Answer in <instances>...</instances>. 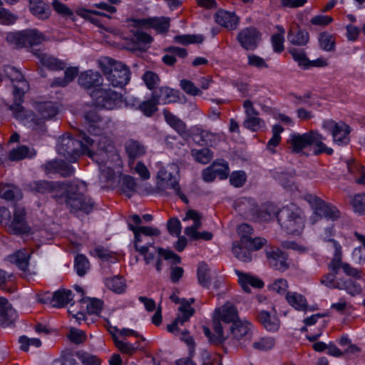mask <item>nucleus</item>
I'll return each instance as SVG.
<instances>
[{
    "mask_svg": "<svg viewBox=\"0 0 365 365\" xmlns=\"http://www.w3.org/2000/svg\"><path fill=\"white\" fill-rule=\"evenodd\" d=\"M95 141L86 132L78 130L75 138L69 135L60 138L56 149L59 155L71 162H75L78 158L83 155L95 158L96 155L90 148L93 145Z\"/></svg>",
    "mask_w": 365,
    "mask_h": 365,
    "instance_id": "obj_1",
    "label": "nucleus"
},
{
    "mask_svg": "<svg viewBox=\"0 0 365 365\" xmlns=\"http://www.w3.org/2000/svg\"><path fill=\"white\" fill-rule=\"evenodd\" d=\"M86 190V184L83 182L66 184L62 203L65 202L72 212L91 213L93 210L95 202L88 195H85Z\"/></svg>",
    "mask_w": 365,
    "mask_h": 365,
    "instance_id": "obj_2",
    "label": "nucleus"
},
{
    "mask_svg": "<svg viewBox=\"0 0 365 365\" xmlns=\"http://www.w3.org/2000/svg\"><path fill=\"white\" fill-rule=\"evenodd\" d=\"M99 67L113 87L122 88L130 81L129 68L121 62L105 58L99 61Z\"/></svg>",
    "mask_w": 365,
    "mask_h": 365,
    "instance_id": "obj_3",
    "label": "nucleus"
},
{
    "mask_svg": "<svg viewBox=\"0 0 365 365\" xmlns=\"http://www.w3.org/2000/svg\"><path fill=\"white\" fill-rule=\"evenodd\" d=\"M7 43L15 48H31L41 44L46 36L36 29L9 32L6 36Z\"/></svg>",
    "mask_w": 365,
    "mask_h": 365,
    "instance_id": "obj_4",
    "label": "nucleus"
},
{
    "mask_svg": "<svg viewBox=\"0 0 365 365\" xmlns=\"http://www.w3.org/2000/svg\"><path fill=\"white\" fill-rule=\"evenodd\" d=\"M277 219L282 228L288 234H298L304 227V221L298 209L294 211L288 207H284L277 212Z\"/></svg>",
    "mask_w": 365,
    "mask_h": 365,
    "instance_id": "obj_5",
    "label": "nucleus"
},
{
    "mask_svg": "<svg viewBox=\"0 0 365 365\" xmlns=\"http://www.w3.org/2000/svg\"><path fill=\"white\" fill-rule=\"evenodd\" d=\"M90 95L96 106L108 110L115 108L122 101L121 93L103 86L93 89Z\"/></svg>",
    "mask_w": 365,
    "mask_h": 365,
    "instance_id": "obj_6",
    "label": "nucleus"
},
{
    "mask_svg": "<svg viewBox=\"0 0 365 365\" xmlns=\"http://www.w3.org/2000/svg\"><path fill=\"white\" fill-rule=\"evenodd\" d=\"M65 183L46 180H34L28 185L30 191L41 195L51 194L58 203H62Z\"/></svg>",
    "mask_w": 365,
    "mask_h": 365,
    "instance_id": "obj_7",
    "label": "nucleus"
},
{
    "mask_svg": "<svg viewBox=\"0 0 365 365\" xmlns=\"http://www.w3.org/2000/svg\"><path fill=\"white\" fill-rule=\"evenodd\" d=\"M252 325L247 321L238 320L237 322L229 325L225 336H229V341L225 344L235 345L237 342L240 344L250 342L252 339Z\"/></svg>",
    "mask_w": 365,
    "mask_h": 365,
    "instance_id": "obj_8",
    "label": "nucleus"
},
{
    "mask_svg": "<svg viewBox=\"0 0 365 365\" xmlns=\"http://www.w3.org/2000/svg\"><path fill=\"white\" fill-rule=\"evenodd\" d=\"M322 127L331 132L334 142L339 145H347L349 141V135L350 127L342 121L339 123L333 120H327L323 122Z\"/></svg>",
    "mask_w": 365,
    "mask_h": 365,
    "instance_id": "obj_9",
    "label": "nucleus"
},
{
    "mask_svg": "<svg viewBox=\"0 0 365 365\" xmlns=\"http://www.w3.org/2000/svg\"><path fill=\"white\" fill-rule=\"evenodd\" d=\"M236 39L245 51H254L262 40V33L255 26H248L237 34Z\"/></svg>",
    "mask_w": 365,
    "mask_h": 365,
    "instance_id": "obj_10",
    "label": "nucleus"
},
{
    "mask_svg": "<svg viewBox=\"0 0 365 365\" xmlns=\"http://www.w3.org/2000/svg\"><path fill=\"white\" fill-rule=\"evenodd\" d=\"M178 166L176 164H169L166 167L161 168L158 172L157 186L159 189H175L179 185L178 175Z\"/></svg>",
    "mask_w": 365,
    "mask_h": 365,
    "instance_id": "obj_11",
    "label": "nucleus"
},
{
    "mask_svg": "<svg viewBox=\"0 0 365 365\" xmlns=\"http://www.w3.org/2000/svg\"><path fill=\"white\" fill-rule=\"evenodd\" d=\"M306 200L311 204L317 215L331 220H335L339 217L340 212L335 206L325 202L318 197L309 195L306 196Z\"/></svg>",
    "mask_w": 365,
    "mask_h": 365,
    "instance_id": "obj_12",
    "label": "nucleus"
},
{
    "mask_svg": "<svg viewBox=\"0 0 365 365\" xmlns=\"http://www.w3.org/2000/svg\"><path fill=\"white\" fill-rule=\"evenodd\" d=\"M129 22L136 29L153 28L160 34L166 33L170 27V19L165 17L133 19Z\"/></svg>",
    "mask_w": 365,
    "mask_h": 365,
    "instance_id": "obj_13",
    "label": "nucleus"
},
{
    "mask_svg": "<svg viewBox=\"0 0 365 365\" xmlns=\"http://www.w3.org/2000/svg\"><path fill=\"white\" fill-rule=\"evenodd\" d=\"M26 211L24 207H16L14 212V218L9 230L14 235H26L31 232V227L26 220Z\"/></svg>",
    "mask_w": 365,
    "mask_h": 365,
    "instance_id": "obj_14",
    "label": "nucleus"
},
{
    "mask_svg": "<svg viewBox=\"0 0 365 365\" xmlns=\"http://www.w3.org/2000/svg\"><path fill=\"white\" fill-rule=\"evenodd\" d=\"M15 118L40 135L46 132L44 119L41 116H38L31 110H25L22 113L17 114Z\"/></svg>",
    "mask_w": 365,
    "mask_h": 365,
    "instance_id": "obj_15",
    "label": "nucleus"
},
{
    "mask_svg": "<svg viewBox=\"0 0 365 365\" xmlns=\"http://www.w3.org/2000/svg\"><path fill=\"white\" fill-rule=\"evenodd\" d=\"M358 271L359 272V277L346 275L349 277V279H340L338 285H336L337 289L345 290L351 296L361 294L363 290V284H364V279L363 277L362 271L359 269Z\"/></svg>",
    "mask_w": 365,
    "mask_h": 365,
    "instance_id": "obj_16",
    "label": "nucleus"
},
{
    "mask_svg": "<svg viewBox=\"0 0 365 365\" xmlns=\"http://www.w3.org/2000/svg\"><path fill=\"white\" fill-rule=\"evenodd\" d=\"M333 246L334 247V254L329 264H331V268L335 269L336 268L341 269V271L346 275L359 276V272L357 268L351 266L347 262H342V250L341 246L336 242L333 241Z\"/></svg>",
    "mask_w": 365,
    "mask_h": 365,
    "instance_id": "obj_17",
    "label": "nucleus"
},
{
    "mask_svg": "<svg viewBox=\"0 0 365 365\" xmlns=\"http://www.w3.org/2000/svg\"><path fill=\"white\" fill-rule=\"evenodd\" d=\"M313 133L314 130H310L304 134L295 133L290 135L289 138L287 140V144L291 153H299L304 148L312 145Z\"/></svg>",
    "mask_w": 365,
    "mask_h": 365,
    "instance_id": "obj_18",
    "label": "nucleus"
},
{
    "mask_svg": "<svg viewBox=\"0 0 365 365\" xmlns=\"http://www.w3.org/2000/svg\"><path fill=\"white\" fill-rule=\"evenodd\" d=\"M85 119L88 123V131L95 136L100 135L110 123L94 110L86 112Z\"/></svg>",
    "mask_w": 365,
    "mask_h": 365,
    "instance_id": "obj_19",
    "label": "nucleus"
},
{
    "mask_svg": "<svg viewBox=\"0 0 365 365\" xmlns=\"http://www.w3.org/2000/svg\"><path fill=\"white\" fill-rule=\"evenodd\" d=\"M214 320L220 322L224 324L223 327H225L227 330L228 329V324L230 323L234 324L239 319L238 312L237 308L230 303H226L225 305L219 308L215 311V317Z\"/></svg>",
    "mask_w": 365,
    "mask_h": 365,
    "instance_id": "obj_20",
    "label": "nucleus"
},
{
    "mask_svg": "<svg viewBox=\"0 0 365 365\" xmlns=\"http://www.w3.org/2000/svg\"><path fill=\"white\" fill-rule=\"evenodd\" d=\"M266 256L269 265L273 269L284 271L288 268L287 255L279 248L269 247L266 249Z\"/></svg>",
    "mask_w": 365,
    "mask_h": 365,
    "instance_id": "obj_21",
    "label": "nucleus"
},
{
    "mask_svg": "<svg viewBox=\"0 0 365 365\" xmlns=\"http://www.w3.org/2000/svg\"><path fill=\"white\" fill-rule=\"evenodd\" d=\"M96 140V139H94ZM95 141L93 146H90L93 154L96 155L94 158H91L93 160L98 164H106L108 153L113 152V146L108 139L105 137H101L98 140L97 148L95 150Z\"/></svg>",
    "mask_w": 365,
    "mask_h": 365,
    "instance_id": "obj_22",
    "label": "nucleus"
},
{
    "mask_svg": "<svg viewBox=\"0 0 365 365\" xmlns=\"http://www.w3.org/2000/svg\"><path fill=\"white\" fill-rule=\"evenodd\" d=\"M43 167L47 174L58 173L63 178L70 177L74 173L73 166L62 160L48 161Z\"/></svg>",
    "mask_w": 365,
    "mask_h": 365,
    "instance_id": "obj_23",
    "label": "nucleus"
},
{
    "mask_svg": "<svg viewBox=\"0 0 365 365\" xmlns=\"http://www.w3.org/2000/svg\"><path fill=\"white\" fill-rule=\"evenodd\" d=\"M193 140L201 146H213L218 140V135L210 130L195 126L192 128Z\"/></svg>",
    "mask_w": 365,
    "mask_h": 365,
    "instance_id": "obj_24",
    "label": "nucleus"
},
{
    "mask_svg": "<svg viewBox=\"0 0 365 365\" xmlns=\"http://www.w3.org/2000/svg\"><path fill=\"white\" fill-rule=\"evenodd\" d=\"M17 314L6 298L0 297V326L12 325L17 319Z\"/></svg>",
    "mask_w": 365,
    "mask_h": 365,
    "instance_id": "obj_25",
    "label": "nucleus"
},
{
    "mask_svg": "<svg viewBox=\"0 0 365 365\" xmlns=\"http://www.w3.org/2000/svg\"><path fill=\"white\" fill-rule=\"evenodd\" d=\"M78 81L79 85L84 88L90 89L93 88L95 89L103 86V78L98 72L89 70L81 73Z\"/></svg>",
    "mask_w": 365,
    "mask_h": 365,
    "instance_id": "obj_26",
    "label": "nucleus"
},
{
    "mask_svg": "<svg viewBox=\"0 0 365 365\" xmlns=\"http://www.w3.org/2000/svg\"><path fill=\"white\" fill-rule=\"evenodd\" d=\"M214 331L215 334H212L210 329L207 327H203L204 334L209 338L210 341L215 344H225L226 341H229L230 336H225V327L222 326L220 322L213 320Z\"/></svg>",
    "mask_w": 365,
    "mask_h": 365,
    "instance_id": "obj_27",
    "label": "nucleus"
},
{
    "mask_svg": "<svg viewBox=\"0 0 365 365\" xmlns=\"http://www.w3.org/2000/svg\"><path fill=\"white\" fill-rule=\"evenodd\" d=\"M287 40L293 45L303 46L308 43L309 35L305 29H302L298 25H294L289 29Z\"/></svg>",
    "mask_w": 365,
    "mask_h": 365,
    "instance_id": "obj_28",
    "label": "nucleus"
},
{
    "mask_svg": "<svg viewBox=\"0 0 365 365\" xmlns=\"http://www.w3.org/2000/svg\"><path fill=\"white\" fill-rule=\"evenodd\" d=\"M215 21L219 25L232 31L237 27L239 18L233 12L220 10L215 14Z\"/></svg>",
    "mask_w": 365,
    "mask_h": 365,
    "instance_id": "obj_29",
    "label": "nucleus"
},
{
    "mask_svg": "<svg viewBox=\"0 0 365 365\" xmlns=\"http://www.w3.org/2000/svg\"><path fill=\"white\" fill-rule=\"evenodd\" d=\"M163 114L165 122L181 137L184 138L188 135L187 125L180 118L175 115L165 108L163 110Z\"/></svg>",
    "mask_w": 365,
    "mask_h": 365,
    "instance_id": "obj_30",
    "label": "nucleus"
},
{
    "mask_svg": "<svg viewBox=\"0 0 365 365\" xmlns=\"http://www.w3.org/2000/svg\"><path fill=\"white\" fill-rule=\"evenodd\" d=\"M152 96L158 103L163 104L175 103L179 99L178 92L166 86L160 87L154 91Z\"/></svg>",
    "mask_w": 365,
    "mask_h": 365,
    "instance_id": "obj_31",
    "label": "nucleus"
},
{
    "mask_svg": "<svg viewBox=\"0 0 365 365\" xmlns=\"http://www.w3.org/2000/svg\"><path fill=\"white\" fill-rule=\"evenodd\" d=\"M125 150L130 163H133L137 158L143 156L146 152L145 146L141 142L133 139L125 142Z\"/></svg>",
    "mask_w": 365,
    "mask_h": 365,
    "instance_id": "obj_32",
    "label": "nucleus"
},
{
    "mask_svg": "<svg viewBox=\"0 0 365 365\" xmlns=\"http://www.w3.org/2000/svg\"><path fill=\"white\" fill-rule=\"evenodd\" d=\"M34 54L38 58L42 66L51 71H61L66 68V63L48 54L43 53L37 50Z\"/></svg>",
    "mask_w": 365,
    "mask_h": 365,
    "instance_id": "obj_33",
    "label": "nucleus"
},
{
    "mask_svg": "<svg viewBox=\"0 0 365 365\" xmlns=\"http://www.w3.org/2000/svg\"><path fill=\"white\" fill-rule=\"evenodd\" d=\"M128 228L133 231L134 234V245H140L143 242V236L153 237L159 236L160 232L158 229L152 227L135 226L131 223H128Z\"/></svg>",
    "mask_w": 365,
    "mask_h": 365,
    "instance_id": "obj_34",
    "label": "nucleus"
},
{
    "mask_svg": "<svg viewBox=\"0 0 365 365\" xmlns=\"http://www.w3.org/2000/svg\"><path fill=\"white\" fill-rule=\"evenodd\" d=\"M236 210L246 217L256 218L258 207L250 198H242L236 202Z\"/></svg>",
    "mask_w": 365,
    "mask_h": 365,
    "instance_id": "obj_35",
    "label": "nucleus"
},
{
    "mask_svg": "<svg viewBox=\"0 0 365 365\" xmlns=\"http://www.w3.org/2000/svg\"><path fill=\"white\" fill-rule=\"evenodd\" d=\"M31 12L38 19L46 20L51 15V9L48 4L42 0H30Z\"/></svg>",
    "mask_w": 365,
    "mask_h": 365,
    "instance_id": "obj_36",
    "label": "nucleus"
},
{
    "mask_svg": "<svg viewBox=\"0 0 365 365\" xmlns=\"http://www.w3.org/2000/svg\"><path fill=\"white\" fill-rule=\"evenodd\" d=\"M157 252L158 255V258L155 264V267L158 272H161L162 270V258H163L165 260L171 259L173 264H178L181 262L180 257L171 250H165L162 247H158Z\"/></svg>",
    "mask_w": 365,
    "mask_h": 365,
    "instance_id": "obj_37",
    "label": "nucleus"
},
{
    "mask_svg": "<svg viewBox=\"0 0 365 365\" xmlns=\"http://www.w3.org/2000/svg\"><path fill=\"white\" fill-rule=\"evenodd\" d=\"M258 321L269 331H276L279 328V320L275 316H272L267 311H261L257 314Z\"/></svg>",
    "mask_w": 365,
    "mask_h": 365,
    "instance_id": "obj_38",
    "label": "nucleus"
},
{
    "mask_svg": "<svg viewBox=\"0 0 365 365\" xmlns=\"http://www.w3.org/2000/svg\"><path fill=\"white\" fill-rule=\"evenodd\" d=\"M237 274L239 277V283L242 289L247 293L251 292L250 286L255 288H262L264 286V282L257 277L240 272H237Z\"/></svg>",
    "mask_w": 365,
    "mask_h": 365,
    "instance_id": "obj_39",
    "label": "nucleus"
},
{
    "mask_svg": "<svg viewBox=\"0 0 365 365\" xmlns=\"http://www.w3.org/2000/svg\"><path fill=\"white\" fill-rule=\"evenodd\" d=\"M0 197L17 201L22 198V192L18 187L13 185L0 184Z\"/></svg>",
    "mask_w": 365,
    "mask_h": 365,
    "instance_id": "obj_40",
    "label": "nucleus"
},
{
    "mask_svg": "<svg viewBox=\"0 0 365 365\" xmlns=\"http://www.w3.org/2000/svg\"><path fill=\"white\" fill-rule=\"evenodd\" d=\"M73 292L69 289H59L52 294L53 307H63L73 299Z\"/></svg>",
    "mask_w": 365,
    "mask_h": 365,
    "instance_id": "obj_41",
    "label": "nucleus"
},
{
    "mask_svg": "<svg viewBox=\"0 0 365 365\" xmlns=\"http://www.w3.org/2000/svg\"><path fill=\"white\" fill-rule=\"evenodd\" d=\"M29 254L26 250H19L13 255L8 256V260L16 264L22 271H26L29 260Z\"/></svg>",
    "mask_w": 365,
    "mask_h": 365,
    "instance_id": "obj_42",
    "label": "nucleus"
},
{
    "mask_svg": "<svg viewBox=\"0 0 365 365\" xmlns=\"http://www.w3.org/2000/svg\"><path fill=\"white\" fill-rule=\"evenodd\" d=\"M331 267V264H328L329 273L323 275L320 282L322 284L329 288L337 289L336 285H338L339 281L341 279L338 277V276L341 269L336 268L335 269H332Z\"/></svg>",
    "mask_w": 365,
    "mask_h": 365,
    "instance_id": "obj_43",
    "label": "nucleus"
},
{
    "mask_svg": "<svg viewBox=\"0 0 365 365\" xmlns=\"http://www.w3.org/2000/svg\"><path fill=\"white\" fill-rule=\"evenodd\" d=\"M313 136L314 138L312 139V145H314L313 152L315 155L326 153L329 155H331L333 154V149L328 148L323 143V140H325V138L322 135L319 133L317 131L314 130Z\"/></svg>",
    "mask_w": 365,
    "mask_h": 365,
    "instance_id": "obj_44",
    "label": "nucleus"
},
{
    "mask_svg": "<svg viewBox=\"0 0 365 365\" xmlns=\"http://www.w3.org/2000/svg\"><path fill=\"white\" fill-rule=\"evenodd\" d=\"M286 299L297 310L306 311L307 309L308 304L306 298L299 293L287 292Z\"/></svg>",
    "mask_w": 365,
    "mask_h": 365,
    "instance_id": "obj_45",
    "label": "nucleus"
},
{
    "mask_svg": "<svg viewBox=\"0 0 365 365\" xmlns=\"http://www.w3.org/2000/svg\"><path fill=\"white\" fill-rule=\"evenodd\" d=\"M278 212L279 210L274 205L266 203L258 208L256 219L262 221H269L274 217L277 218Z\"/></svg>",
    "mask_w": 365,
    "mask_h": 365,
    "instance_id": "obj_46",
    "label": "nucleus"
},
{
    "mask_svg": "<svg viewBox=\"0 0 365 365\" xmlns=\"http://www.w3.org/2000/svg\"><path fill=\"white\" fill-rule=\"evenodd\" d=\"M35 155L36 151L34 149H30L26 145H20L9 153V158L11 161H18Z\"/></svg>",
    "mask_w": 365,
    "mask_h": 365,
    "instance_id": "obj_47",
    "label": "nucleus"
},
{
    "mask_svg": "<svg viewBox=\"0 0 365 365\" xmlns=\"http://www.w3.org/2000/svg\"><path fill=\"white\" fill-rule=\"evenodd\" d=\"M251 250L248 246H245L242 243V239L239 242L233 243L232 252L234 255L242 262H250L252 260Z\"/></svg>",
    "mask_w": 365,
    "mask_h": 365,
    "instance_id": "obj_48",
    "label": "nucleus"
},
{
    "mask_svg": "<svg viewBox=\"0 0 365 365\" xmlns=\"http://www.w3.org/2000/svg\"><path fill=\"white\" fill-rule=\"evenodd\" d=\"M80 302H87L86 309L89 314L98 316L103 307V302L96 298L83 297Z\"/></svg>",
    "mask_w": 365,
    "mask_h": 365,
    "instance_id": "obj_49",
    "label": "nucleus"
},
{
    "mask_svg": "<svg viewBox=\"0 0 365 365\" xmlns=\"http://www.w3.org/2000/svg\"><path fill=\"white\" fill-rule=\"evenodd\" d=\"M24 92L20 88L15 87L14 90V103L10 106V110L13 111L14 116H17V114L22 113L26 109L22 106L21 103L24 101Z\"/></svg>",
    "mask_w": 365,
    "mask_h": 365,
    "instance_id": "obj_50",
    "label": "nucleus"
},
{
    "mask_svg": "<svg viewBox=\"0 0 365 365\" xmlns=\"http://www.w3.org/2000/svg\"><path fill=\"white\" fill-rule=\"evenodd\" d=\"M319 42L320 48L326 51H334L335 50V37L328 32L319 34Z\"/></svg>",
    "mask_w": 365,
    "mask_h": 365,
    "instance_id": "obj_51",
    "label": "nucleus"
},
{
    "mask_svg": "<svg viewBox=\"0 0 365 365\" xmlns=\"http://www.w3.org/2000/svg\"><path fill=\"white\" fill-rule=\"evenodd\" d=\"M197 280L199 284L204 287H208L210 284L211 277L210 275V269L205 262H200L197 270Z\"/></svg>",
    "mask_w": 365,
    "mask_h": 365,
    "instance_id": "obj_52",
    "label": "nucleus"
},
{
    "mask_svg": "<svg viewBox=\"0 0 365 365\" xmlns=\"http://www.w3.org/2000/svg\"><path fill=\"white\" fill-rule=\"evenodd\" d=\"M289 53L292 55L293 59L297 62L299 66L304 69L309 68L308 63H309V59L303 49L290 48Z\"/></svg>",
    "mask_w": 365,
    "mask_h": 365,
    "instance_id": "obj_53",
    "label": "nucleus"
},
{
    "mask_svg": "<svg viewBox=\"0 0 365 365\" xmlns=\"http://www.w3.org/2000/svg\"><path fill=\"white\" fill-rule=\"evenodd\" d=\"M106 286L115 293H122L125 289V280L122 277L115 276L105 281Z\"/></svg>",
    "mask_w": 365,
    "mask_h": 365,
    "instance_id": "obj_54",
    "label": "nucleus"
},
{
    "mask_svg": "<svg viewBox=\"0 0 365 365\" xmlns=\"http://www.w3.org/2000/svg\"><path fill=\"white\" fill-rule=\"evenodd\" d=\"M284 131V128L278 124L274 125L272 128V137L269 140L267 144V148L273 153L275 150H273L276 148L281 141L280 134Z\"/></svg>",
    "mask_w": 365,
    "mask_h": 365,
    "instance_id": "obj_55",
    "label": "nucleus"
},
{
    "mask_svg": "<svg viewBox=\"0 0 365 365\" xmlns=\"http://www.w3.org/2000/svg\"><path fill=\"white\" fill-rule=\"evenodd\" d=\"M40 115L45 120H48L57 114V108L51 102L41 103L38 106Z\"/></svg>",
    "mask_w": 365,
    "mask_h": 365,
    "instance_id": "obj_56",
    "label": "nucleus"
},
{
    "mask_svg": "<svg viewBox=\"0 0 365 365\" xmlns=\"http://www.w3.org/2000/svg\"><path fill=\"white\" fill-rule=\"evenodd\" d=\"M178 310L181 315H179L176 319H180L179 324L181 325L187 322L195 312L193 308L190 307V303H188L185 299L182 300L181 306L179 307Z\"/></svg>",
    "mask_w": 365,
    "mask_h": 365,
    "instance_id": "obj_57",
    "label": "nucleus"
},
{
    "mask_svg": "<svg viewBox=\"0 0 365 365\" xmlns=\"http://www.w3.org/2000/svg\"><path fill=\"white\" fill-rule=\"evenodd\" d=\"M158 104L159 103L158 101L154 99L153 96H152L150 99L143 101L140 104L139 109L145 115L151 117L155 112L158 111Z\"/></svg>",
    "mask_w": 365,
    "mask_h": 365,
    "instance_id": "obj_58",
    "label": "nucleus"
},
{
    "mask_svg": "<svg viewBox=\"0 0 365 365\" xmlns=\"http://www.w3.org/2000/svg\"><path fill=\"white\" fill-rule=\"evenodd\" d=\"M74 267L78 276L83 277L89 269L90 263L86 257L79 254L75 258Z\"/></svg>",
    "mask_w": 365,
    "mask_h": 365,
    "instance_id": "obj_59",
    "label": "nucleus"
},
{
    "mask_svg": "<svg viewBox=\"0 0 365 365\" xmlns=\"http://www.w3.org/2000/svg\"><path fill=\"white\" fill-rule=\"evenodd\" d=\"M113 341L116 347L124 354L129 355L133 354L139 348V341L135 342V346L123 340H119L116 336H113Z\"/></svg>",
    "mask_w": 365,
    "mask_h": 365,
    "instance_id": "obj_60",
    "label": "nucleus"
},
{
    "mask_svg": "<svg viewBox=\"0 0 365 365\" xmlns=\"http://www.w3.org/2000/svg\"><path fill=\"white\" fill-rule=\"evenodd\" d=\"M192 155L195 160L202 164L208 163L213 158V153L208 148L192 150Z\"/></svg>",
    "mask_w": 365,
    "mask_h": 365,
    "instance_id": "obj_61",
    "label": "nucleus"
},
{
    "mask_svg": "<svg viewBox=\"0 0 365 365\" xmlns=\"http://www.w3.org/2000/svg\"><path fill=\"white\" fill-rule=\"evenodd\" d=\"M175 42L187 45L190 43H201L204 41L202 35L187 34V35H177L174 37Z\"/></svg>",
    "mask_w": 365,
    "mask_h": 365,
    "instance_id": "obj_62",
    "label": "nucleus"
},
{
    "mask_svg": "<svg viewBox=\"0 0 365 365\" xmlns=\"http://www.w3.org/2000/svg\"><path fill=\"white\" fill-rule=\"evenodd\" d=\"M243 125L246 128L254 132L260 130L265 125L264 120L258 115L247 117Z\"/></svg>",
    "mask_w": 365,
    "mask_h": 365,
    "instance_id": "obj_63",
    "label": "nucleus"
},
{
    "mask_svg": "<svg viewBox=\"0 0 365 365\" xmlns=\"http://www.w3.org/2000/svg\"><path fill=\"white\" fill-rule=\"evenodd\" d=\"M76 355L84 365H101L100 359L88 352L79 351L76 352Z\"/></svg>",
    "mask_w": 365,
    "mask_h": 365,
    "instance_id": "obj_64",
    "label": "nucleus"
}]
</instances>
